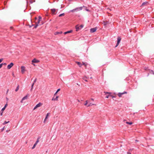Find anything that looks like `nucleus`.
<instances>
[{"instance_id":"obj_1","label":"nucleus","mask_w":154,"mask_h":154,"mask_svg":"<svg viewBox=\"0 0 154 154\" xmlns=\"http://www.w3.org/2000/svg\"><path fill=\"white\" fill-rule=\"evenodd\" d=\"M82 7H78L75 8L73 10L70 11V12H77L82 10Z\"/></svg>"},{"instance_id":"obj_2","label":"nucleus","mask_w":154,"mask_h":154,"mask_svg":"<svg viewBox=\"0 0 154 154\" xmlns=\"http://www.w3.org/2000/svg\"><path fill=\"white\" fill-rule=\"evenodd\" d=\"M42 18L41 16H39L38 17V18L37 17H35V24H38L39 25V24L40 23V22Z\"/></svg>"},{"instance_id":"obj_3","label":"nucleus","mask_w":154,"mask_h":154,"mask_svg":"<svg viewBox=\"0 0 154 154\" xmlns=\"http://www.w3.org/2000/svg\"><path fill=\"white\" fill-rule=\"evenodd\" d=\"M83 27V25H81L79 26H78V25H76L75 26L76 31H78L80 29L82 28Z\"/></svg>"},{"instance_id":"obj_4","label":"nucleus","mask_w":154,"mask_h":154,"mask_svg":"<svg viewBox=\"0 0 154 154\" xmlns=\"http://www.w3.org/2000/svg\"><path fill=\"white\" fill-rule=\"evenodd\" d=\"M121 38L120 37L118 36V38H117V44H116V46H115L116 47H117V46H118V45H119V43H120V42L121 41Z\"/></svg>"},{"instance_id":"obj_5","label":"nucleus","mask_w":154,"mask_h":154,"mask_svg":"<svg viewBox=\"0 0 154 154\" xmlns=\"http://www.w3.org/2000/svg\"><path fill=\"white\" fill-rule=\"evenodd\" d=\"M97 29V27H95L94 28H91L90 29V32L91 33L94 32L96 31Z\"/></svg>"},{"instance_id":"obj_6","label":"nucleus","mask_w":154,"mask_h":154,"mask_svg":"<svg viewBox=\"0 0 154 154\" xmlns=\"http://www.w3.org/2000/svg\"><path fill=\"white\" fill-rule=\"evenodd\" d=\"M42 103H39L38 104H37L34 107L33 109L34 110L35 109H36L38 107H40L42 106Z\"/></svg>"},{"instance_id":"obj_7","label":"nucleus","mask_w":154,"mask_h":154,"mask_svg":"<svg viewBox=\"0 0 154 154\" xmlns=\"http://www.w3.org/2000/svg\"><path fill=\"white\" fill-rule=\"evenodd\" d=\"M104 93H105V94L106 95L108 94H109V95H106V98H109V97H110V95L111 94V93L107 92H104Z\"/></svg>"},{"instance_id":"obj_8","label":"nucleus","mask_w":154,"mask_h":154,"mask_svg":"<svg viewBox=\"0 0 154 154\" xmlns=\"http://www.w3.org/2000/svg\"><path fill=\"white\" fill-rule=\"evenodd\" d=\"M127 94V92L126 91H124L122 93H119L118 94V95L119 97H121L122 96V95L124 94Z\"/></svg>"},{"instance_id":"obj_9","label":"nucleus","mask_w":154,"mask_h":154,"mask_svg":"<svg viewBox=\"0 0 154 154\" xmlns=\"http://www.w3.org/2000/svg\"><path fill=\"white\" fill-rule=\"evenodd\" d=\"M145 69L146 70L149 71L150 73L154 75V71H153L152 70L148 69L147 68H146Z\"/></svg>"},{"instance_id":"obj_10","label":"nucleus","mask_w":154,"mask_h":154,"mask_svg":"<svg viewBox=\"0 0 154 154\" xmlns=\"http://www.w3.org/2000/svg\"><path fill=\"white\" fill-rule=\"evenodd\" d=\"M14 65V63H11L10 64L8 65L7 66V68L8 69H10Z\"/></svg>"},{"instance_id":"obj_11","label":"nucleus","mask_w":154,"mask_h":154,"mask_svg":"<svg viewBox=\"0 0 154 154\" xmlns=\"http://www.w3.org/2000/svg\"><path fill=\"white\" fill-rule=\"evenodd\" d=\"M21 72L23 74L25 71V67L24 66H22L21 67Z\"/></svg>"},{"instance_id":"obj_12","label":"nucleus","mask_w":154,"mask_h":154,"mask_svg":"<svg viewBox=\"0 0 154 154\" xmlns=\"http://www.w3.org/2000/svg\"><path fill=\"white\" fill-rule=\"evenodd\" d=\"M39 62V61L38 60L36 59L35 58L34 59L32 60V62L33 63H38Z\"/></svg>"},{"instance_id":"obj_13","label":"nucleus","mask_w":154,"mask_h":154,"mask_svg":"<svg viewBox=\"0 0 154 154\" xmlns=\"http://www.w3.org/2000/svg\"><path fill=\"white\" fill-rule=\"evenodd\" d=\"M28 97V95L27 94L26 95V96H24L23 97L22 99V100L20 101L21 103H22L23 100L26 99Z\"/></svg>"},{"instance_id":"obj_14","label":"nucleus","mask_w":154,"mask_h":154,"mask_svg":"<svg viewBox=\"0 0 154 154\" xmlns=\"http://www.w3.org/2000/svg\"><path fill=\"white\" fill-rule=\"evenodd\" d=\"M56 9H51V12L53 14H55L56 13Z\"/></svg>"},{"instance_id":"obj_15","label":"nucleus","mask_w":154,"mask_h":154,"mask_svg":"<svg viewBox=\"0 0 154 154\" xmlns=\"http://www.w3.org/2000/svg\"><path fill=\"white\" fill-rule=\"evenodd\" d=\"M148 4V2H143V3H142V4L141 5V6H144L145 5H146Z\"/></svg>"},{"instance_id":"obj_16","label":"nucleus","mask_w":154,"mask_h":154,"mask_svg":"<svg viewBox=\"0 0 154 154\" xmlns=\"http://www.w3.org/2000/svg\"><path fill=\"white\" fill-rule=\"evenodd\" d=\"M50 113H47V114H46V117H45V118L44 120V123H45V121H46V119L48 118V117L49 116V115L50 114Z\"/></svg>"},{"instance_id":"obj_17","label":"nucleus","mask_w":154,"mask_h":154,"mask_svg":"<svg viewBox=\"0 0 154 154\" xmlns=\"http://www.w3.org/2000/svg\"><path fill=\"white\" fill-rule=\"evenodd\" d=\"M54 97L52 98V100H54V101H57L58 100V98L59 97L58 96H57L55 98H54Z\"/></svg>"},{"instance_id":"obj_18","label":"nucleus","mask_w":154,"mask_h":154,"mask_svg":"<svg viewBox=\"0 0 154 154\" xmlns=\"http://www.w3.org/2000/svg\"><path fill=\"white\" fill-rule=\"evenodd\" d=\"M72 32V30H70L68 31H67L65 32L64 33V34L66 35V34H67V33H71Z\"/></svg>"},{"instance_id":"obj_19","label":"nucleus","mask_w":154,"mask_h":154,"mask_svg":"<svg viewBox=\"0 0 154 154\" xmlns=\"http://www.w3.org/2000/svg\"><path fill=\"white\" fill-rule=\"evenodd\" d=\"M38 26V24H36L35 25H34L33 24H32V25L31 26H29V27H32V26H34V28H36Z\"/></svg>"},{"instance_id":"obj_20","label":"nucleus","mask_w":154,"mask_h":154,"mask_svg":"<svg viewBox=\"0 0 154 154\" xmlns=\"http://www.w3.org/2000/svg\"><path fill=\"white\" fill-rule=\"evenodd\" d=\"M77 63L78 64V65H79V67H80L82 65V64L80 62H77Z\"/></svg>"},{"instance_id":"obj_21","label":"nucleus","mask_w":154,"mask_h":154,"mask_svg":"<svg viewBox=\"0 0 154 154\" xmlns=\"http://www.w3.org/2000/svg\"><path fill=\"white\" fill-rule=\"evenodd\" d=\"M19 85H18L15 90V91L17 92L18 90L19 89Z\"/></svg>"},{"instance_id":"obj_22","label":"nucleus","mask_w":154,"mask_h":154,"mask_svg":"<svg viewBox=\"0 0 154 154\" xmlns=\"http://www.w3.org/2000/svg\"><path fill=\"white\" fill-rule=\"evenodd\" d=\"M103 23L104 26H106L108 23V22L106 21H104Z\"/></svg>"},{"instance_id":"obj_23","label":"nucleus","mask_w":154,"mask_h":154,"mask_svg":"<svg viewBox=\"0 0 154 154\" xmlns=\"http://www.w3.org/2000/svg\"><path fill=\"white\" fill-rule=\"evenodd\" d=\"M7 104H6L5 105V106L3 108H2V111L3 110H4L5 109V107H6V106H7Z\"/></svg>"},{"instance_id":"obj_24","label":"nucleus","mask_w":154,"mask_h":154,"mask_svg":"<svg viewBox=\"0 0 154 154\" xmlns=\"http://www.w3.org/2000/svg\"><path fill=\"white\" fill-rule=\"evenodd\" d=\"M94 104H92L91 103H90L87 106V107H89L90 106H91L93 105H94Z\"/></svg>"},{"instance_id":"obj_25","label":"nucleus","mask_w":154,"mask_h":154,"mask_svg":"<svg viewBox=\"0 0 154 154\" xmlns=\"http://www.w3.org/2000/svg\"><path fill=\"white\" fill-rule=\"evenodd\" d=\"M65 15V14L64 13H62V14H60L59 16V17H62V16H64Z\"/></svg>"},{"instance_id":"obj_26","label":"nucleus","mask_w":154,"mask_h":154,"mask_svg":"<svg viewBox=\"0 0 154 154\" xmlns=\"http://www.w3.org/2000/svg\"><path fill=\"white\" fill-rule=\"evenodd\" d=\"M34 84V83H32V85H31V91H32V90Z\"/></svg>"},{"instance_id":"obj_27","label":"nucleus","mask_w":154,"mask_h":154,"mask_svg":"<svg viewBox=\"0 0 154 154\" xmlns=\"http://www.w3.org/2000/svg\"><path fill=\"white\" fill-rule=\"evenodd\" d=\"M39 138H38V139H37V140H36V141L35 143H36V144H37L39 142Z\"/></svg>"},{"instance_id":"obj_28","label":"nucleus","mask_w":154,"mask_h":154,"mask_svg":"<svg viewBox=\"0 0 154 154\" xmlns=\"http://www.w3.org/2000/svg\"><path fill=\"white\" fill-rule=\"evenodd\" d=\"M83 65H84L86 67L87 66V64L86 63H85L82 62V64Z\"/></svg>"},{"instance_id":"obj_29","label":"nucleus","mask_w":154,"mask_h":154,"mask_svg":"<svg viewBox=\"0 0 154 154\" xmlns=\"http://www.w3.org/2000/svg\"><path fill=\"white\" fill-rule=\"evenodd\" d=\"M126 123L127 124H128L130 125H131L132 124V122H126Z\"/></svg>"},{"instance_id":"obj_30","label":"nucleus","mask_w":154,"mask_h":154,"mask_svg":"<svg viewBox=\"0 0 154 154\" xmlns=\"http://www.w3.org/2000/svg\"><path fill=\"white\" fill-rule=\"evenodd\" d=\"M36 143H35L34 145L33 146H32V149H34L35 147L36 146Z\"/></svg>"},{"instance_id":"obj_31","label":"nucleus","mask_w":154,"mask_h":154,"mask_svg":"<svg viewBox=\"0 0 154 154\" xmlns=\"http://www.w3.org/2000/svg\"><path fill=\"white\" fill-rule=\"evenodd\" d=\"M35 1H33L32 0H30V2L31 4L32 3L34 2H35Z\"/></svg>"},{"instance_id":"obj_32","label":"nucleus","mask_w":154,"mask_h":154,"mask_svg":"<svg viewBox=\"0 0 154 154\" xmlns=\"http://www.w3.org/2000/svg\"><path fill=\"white\" fill-rule=\"evenodd\" d=\"M62 33V32H57L55 33V35H56L57 34H60V33Z\"/></svg>"},{"instance_id":"obj_33","label":"nucleus","mask_w":154,"mask_h":154,"mask_svg":"<svg viewBox=\"0 0 154 154\" xmlns=\"http://www.w3.org/2000/svg\"><path fill=\"white\" fill-rule=\"evenodd\" d=\"M4 110H3L2 111H1L0 112V115L2 116V115L3 112Z\"/></svg>"},{"instance_id":"obj_34","label":"nucleus","mask_w":154,"mask_h":154,"mask_svg":"<svg viewBox=\"0 0 154 154\" xmlns=\"http://www.w3.org/2000/svg\"><path fill=\"white\" fill-rule=\"evenodd\" d=\"M9 122V121H8V122H7L6 121H5L4 123H3V125H5L7 123H8Z\"/></svg>"},{"instance_id":"obj_35","label":"nucleus","mask_w":154,"mask_h":154,"mask_svg":"<svg viewBox=\"0 0 154 154\" xmlns=\"http://www.w3.org/2000/svg\"><path fill=\"white\" fill-rule=\"evenodd\" d=\"M110 97H111L112 98L115 97V96L112 95H111V94L110 95Z\"/></svg>"},{"instance_id":"obj_36","label":"nucleus","mask_w":154,"mask_h":154,"mask_svg":"<svg viewBox=\"0 0 154 154\" xmlns=\"http://www.w3.org/2000/svg\"><path fill=\"white\" fill-rule=\"evenodd\" d=\"M3 65V63H2L0 64V69L2 68Z\"/></svg>"},{"instance_id":"obj_37","label":"nucleus","mask_w":154,"mask_h":154,"mask_svg":"<svg viewBox=\"0 0 154 154\" xmlns=\"http://www.w3.org/2000/svg\"><path fill=\"white\" fill-rule=\"evenodd\" d=\"M36 80H37V79H36V78L34 80V81L33 82V83H34H34L36 82Z\"/></svg>"},{"instance_id":"obj_38","label":"nucleus","mask_w":154,"mask_h":154,"mask_svg":"<svg viewBox=\"0 0 154 154\" xmlns=\"http://www.w3.org/2000/svg\"><path fill=\"white\" fill-rule=\"evenodd\" d=\"M87 103H88V101L86 100V103L84 104V105L85 106H86L87 104Z\"/></svg>"},{"instance_id":"obj_39","label":"nucleus","mask_w":154,"mask_h":154,"mask_svg":"<svg viewBox=\"0 0 154 154\" xmlns=\"http://www.w3.org/2000/svg\"><path fill=\"white\" fill-rule=\"evenodd\" d=\"M3 58H1V59H0V63L3 61Z\"/></svg>"},{"instance_id":"obj_40","label":"nucleus","mask_w":154,"mask_h":154,"mask_svg":"<svg viewBox=\"0 0 154 154\" xmlns=\"http://www.w3.org/2000/svg\"><path fill=\"white\" fill-rule=\"evenodd\" d=\"M86 10L87 11H88V12L90 11L88 9H86Z\"/></svg>"},{"instance_id":"obj_41","label":"nucleus","mask_w":154,"mask_h":154,"mask_svg":"<svg viewBox=\"0 0 154 154\" xmlns=\"http://www.w3.org/2000/svg\"><path fill=\"white\" fill-rule=\"evenodd\" d=\"M83 79L86 82H87L88 81L86 79H85V78H83Z\"/></svg>"},{"instance_id":"obj_42","label":"nucleus","mask_w":154,"mask_h":154,"mask_svg":"<svg viewBox=\"0 0 154 154\" xmlns=\"http://www.w3.org/2000/svg\"><path fill=\"white\" fill-rule=\"evenodd\" d=\"M60 88H59V89H58L57 90V91H56L58 92H59L60 91Z\"/></svg>"},{"instance_id":"obj_43","label":"nucleus","mask_w":154,"mask_h":154,"mask_svg":"<svg viewBox=\"0 0 154 154\" xmlns=\"http://www.w3.org/2000/svg\"><path fill=\"white\" fill-rule=\"evenodd\" d=\"M4 128H2V129H1V131H3L4 130Z\"/></svg>"},{"instance_id":"obj_44","label":"nucleus","mask_w":154,"mask_h":154,"mask_svg":"<svg viewBox=\"0 0 154 154\" xmlns=\"http://www.w3.org/2000/svg\"><path fill=\"white\" fill-rule=\"evenodd\" d=\"M57 91L55 92V93L54 94V96H55L56 95V94H57Z\"/></svg>"},{"instance_id":"obj_45","label":"nucleus","mask_w":154,"mask_h":154,"mask_svg":"<svg viewBox=\"0 0 154 154\" xmlns=\"http://www.w3.org/2000/svg\"><path fill=\"white\" fill-rule=\"evenodd\" d=\"M3 63V65H6V63Z\"/></svg>"},{"instance_id":"obj_46","label":"nucleus","mask_w":154,"mask_h":154,"mask_svg":"<svg viewBox=\"0 0 154 154\" xmlns=\"http://www.w3.org/2000/svg\"><path fill=\"white\" fill-rule=\"evenodd\" d=\"M9 91V89H8L7 90V93H8V92Z\"/></svg>"},{"instance_id":"obj_47","label":"nucleus","mask_w":154,"mask_h":154,"mask_svg":"<svg viewBox=\"0 0 154 154\" xmlns=\"http://www.w3.org/2000/svg\"><path fill=\"white\" fill-rule=\"evenodd\" d=\"M128 154H131V153L129 152H128Z\"/></svg>"},{"instance_id":"obj_48","label":"nucleus","mask_w":154,"mask_h":154,"mask_svg":"<svg viewBox=\"0 0 154 154\" xmlns=\"http://www.w3.org/2000/svg\"><path fill=\"white\" fill-rule=\"evenodd\" d=\"M135 141H136V142H138V140H135Z\"/></svg>"},{"instance_id":"obj_49","label":"nucleus","mask_w":154,"mask_h":154,"mask_svg":"<svg viewBox=\"0 0 154 154\" xmlns=\"http://www.w3.org/2000/svg\"><path fill=\"white\" fill-rule=\"evenodd\" d=\"M91 100H94V99L93 98H91Z\"/></svg>"},{"instance_id":"obj_50","label":"nucleus","mask_w":154,"mask_h":154,"mask_svg":"<svg viewBox=\"0 0 154 154\" xmlns=\"http://www.w3.org/2000/svg\"><path fill=\"white\" fill-rule=\"evenodd\" d=\"M28 0H26V2H27V3H28Z\"/></svg>"},{"instance_id":"obj_51","label":"nucleus","mask_w":154,"mask_h":154,"mask_svg":"<svg viewBox=\"0 0 154 154\" xmlns=\"http://www.w3.org/2000/svg\"><path fill=\"white\" fill-rule=\"evenodd\" d=\"M42 23L41 24H39V25H42Z\"/></svg>"},{"instance_id":"obj_52","label":"nucleus","mask_w":154,"mask_h":154,"mask_svg":"<svg viewBox=\"0 0 154 154\" xmlns=\"http://www.w3.org/2000/svg\"><path fill=\"white\" fill-rule=\"evenodd\" d=\"M78 102H79V100H78Z\"/></svg>"},{"instance_id":"obj_53","label":"nucleus","mask_w":154,"mask_h":154,"mask_svg":"<svg viewBox=\"0 0 154 154\" xmlns=\"http://www.w3.org/2000/svg\"><path fill=\"white\" fill-rule=\"evenodd\" d=\"M149 75V73L148 74V76Z\"/></svg>"}]
</instances>
